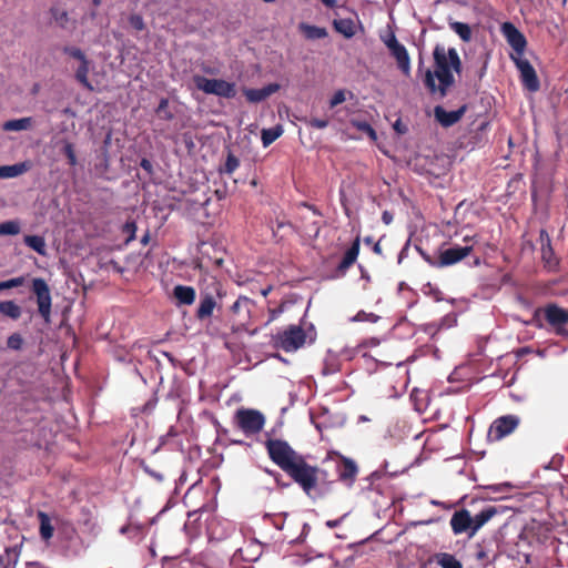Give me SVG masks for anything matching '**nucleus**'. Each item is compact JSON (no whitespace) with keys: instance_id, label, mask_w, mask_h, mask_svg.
<instances>
[{"instance_id":"obj_1","label":"nucleus","mask_w":568,"mask_h":568,"mask_svg":"<svg viewBox=\"0 0 568 568\" xmlns=\"http://www.w3.org/2000/svg\"><path fill=\"white\" fill-rule=\"evenodd\" d=\"M268 458L282 469L306 495L316 489L326 473L306 462L286 440L270 438L265 442Z\"/></svg>"},{"instance_id":"obj_2","label":"nucleus","mask_w":568,"mask_h":568,"mask_svg":"<svg viewBox=\"0 0 568 568\" xmlns=\"http://www.w3.org/2000/svg\"><path fill=\"white\" fill-rule=\"evenodd\" d=\"M433 58L434 70H424L423 60L419 59L417 74L423 75L424 85L430 94H438L443 99L455 83L453 71L458 74L462 72V60L455 48L446 50L440 44L434 48Z\"/></svg>"},{"instance_id":"obj_3","label":"nucleus","mask_w":568,"mask_h":568,"mask_svg":"<svg viewBox=\"0 0 568 568\" xmlns=\"http://www.w3.org/2000/svg\"><path fill=\"white\" fill-rule=\"evenodd\" d=\"M535 324L539 328L552 331L558 336H568V310L556 303H548L542 307H538L534 312L532 317Z\"/></svg>"},{"instance_id":"obj_4","label":"nucleus","mask_w":568,"mask_h":568,"mask_svg":"<svg viewBox=\"0 0 568 568\" xmlns=\"http://www.w3.org/2000/svg\"><path fill=\"white\" fill-rule=\"evenodd\" d=\"M307 333L300 325H290L272 336V344L275 348L286 353L296 352L305 345Z\"/></svg>"},{"instance_id":"obj_5","label":"nucleus","mask_w":568,"mask_h":568,"mask_svg":"<svg viewBox=\"0 0 568 568\" xmlns=\"http://www.w3.org/2000/svg\"><path fill=\"white\" fill-rule=\"evenodd\" d=\"M423 258L433 267L442 268L457 264L473 252L471 245H454L448 248L439 250L438 256L433 257L422 248L417 247Z\"/></svg>"},{"instance_id":"obj_6","label":"nucleus","mask_w":568,"mask_h":568,"mask_svg":"<svg viewBox=\"0 0 568 568\" xmlns=\"http://www.w3.org/2000/svg\"><path fill=\"white\" fill-rule=\"evenodd\" d=\"M195 88L206 94L232 99L236 95L235 84L223 79H209L203 75H194Z\"/></svg>"},{"instance_id":"obj_7","label":"nucleus","mask_w":568,"mask_h":568,"mask_svg":"<svg viewBox=\"0 0 568 568\" xmlns=\"http://www.w3.org/2000/svg\"><path fill=\"white\" fill-rule=\"evenodd\" d=\"M224 295L222 284L217 281H213L211 291L205 290L200 293V303L195 312V317L199 321L209 320L217 306V298H222Z\"/></svg>"},{"instance_id":"obj_8","label":"nucleus","mask_w":568,"mask_h":568,"mask_svg":"<svg viewBox=\"0 0 568 568\" xmlns=\"http://www.w3.org/2000/svg\"><path fill=\"white\" fill-rule=\"evenodd\" d=\"M327 459L334 463L338 480L352 487L358 474L356 463L336 452L329 453Z\"/></svg>"},{"instance_id":"obj_9","label":"nucleus","mask_w":568,"mask_h":568,"mask_svg":"<svg viewBox=\"0 0 568 568\" xmlns=\"http://www.w3.org/2000/svg\"><path fill=\"white\" fill-rule=\"evenodd\" d=\"M239 428L247 436L260 433L265 424L263 414L255 409L241 408L235 414Z\"/></svg>"},{"instance_id":"obj_10","label":"nucleus","mask_w":568,"mask_h":568,"mask_svg":"<svg viewBox=\"0 0 568 568\" xmlns=\"http://www.w3.org/2000/svg\"><path fill=\"white\" fill-rule=\"evenodd\" d=\"M520 418L516 415H505L496 418L488 429V440L499 442L510 435L519 425Z\"/></svg>"},{"instance_id":"obj_11","label":"nucleus","mask_w":568,"mask_h":568,"mask_svg":"<svg viewBox=\"0 0 568 568\" xmlns=\"http://www.w3.org/2000/svg\"><path fill=\"white\" fill-rule=\"evenodd\" d=\"M32 292L37 296L38 311L40 316L47 322H50L51 316V293L49 285L43 278L37 277L32 281Z\"/></svg>"},{"instance_id":"obj_12","label":"nucleus","mask_w":568,"mask_h":568,"mask_svg":"<svg viewBox=\"0 0 568 568\" xmlns=\"http://www.w3.org/2000/svg\"><path fill=\"white\" fill-rule=\"evenodd\" d=\"M500 30L507 43L513 48L515 52L511 55H524L527 47V40L524 33L511 22H504Z\"/></svg>"},{"instance_id":"obj_13","label":"nucleus","mask_w":568,"mask_h":568,"mask_svg":"<svg viewBox=\"0 0 568 568\" xmlns=\"http://www.w3.org/2000/svg\"><path fill=\"white\" fill-rule=\"evenodd\" d=\"M510 58L520 72L523 85L531 92L538 91L540 83L536 70L534 69L531 63L527 59H524L523 55H510Z\"/></svg>"},{"instance_id":"obj_14","label":"nucleus","mask_w":568,"mask_h":568,"mask_svg":"<svg viewBox=\"0 0 568 568\" xmlns=\"http://www.w3.org/2000/svg\"><path fill=\"white\" fill-rule=\"evenodd\" d=\"M385 44L392 57L396 60L398 69L408 77L410 74V58L406 48L398 42L394 33L385 40Z\"/></svg>"},{"instance_id":"obj_15","label":"nucleus","mask_w":568,"mask_h":568,"mask_svg":"<svg viewBox=\"0 0 568 568\" xmlns=\"http://www.w3.org/2000/svg\"><path fill=\"white\" fill-rule=\"evenodd\" d=\"M361 247L359 236H356L351 247L345 252L342 261L334 271V277L339 278L346 275L351 266L356 262Z\"/></svg>"},{"instance_id":"obj_16","label":"nucleus","mask_w":568,"mask_h":568,"mask_svg":"<svg viewBox=\"0 0 568 568\" xmlns=\"http://www.w3.org/2000/svg\"><path fill=\"white\" fill-rule=\"evenodd\" d=\"M467 111V105L464 104L454 111H446L442 105L434 108L435 120L444 128H449L460 121Z\"/></svg>"},{"instance_id":"obj_17","label":"nucleus","mask_w":568,"mask_h":568,"mask_svg":"<svg viewBox=\"0 0 568 568\" xmlns=\"http://www.w3.org/2000/svg\"><path fill=\"white\" fill-rule=\"evenodd\" d=\"M450 527L455 535L473 531V521L470 513L467 509H460L453 514Z\"/></svg>"},{"instance_id":"obj_18","label":"nucleus","mask_w":568,"mask_h":568,"mask_svg":"<svg viewBox=\"0 0 568 568\" xmlns=\"http://www.w3.org/2000/svg\"><path fill=\"white\" fill-rule=\"evenodd\" d=\"M539 241L541 244V260L545 265L549 268H555L558 266L559 261L555 255V251L551 245V239L546 230H540L539 232Z\"/></svg>"},{"instance_id":"obj_19","label":"nucleus","mask_w":568,"mask_h":568,"mask_svg":"<svg viewBox=\"0 0 568 568\" xmlns=\"http://www.w3.org/2000/svg\"><path fill=\"white\" fill-rule=\"evenodd\" d=\"M278 89L280 85L277 83H270L261 89H246L244 90V95L247 101L252 103H258L266 100L273 93L277 92Z\"/></svg>"},{"instance_id":"obj_20","label":"nucleus","mask_w":568,"mask_h":568,"mask_svg":"<svg viewBox=\"0 0 568 568\" xmlns=\"http://www.w3.org/2000/svg\"><path fill=\"white\" fill-rule=\"evenodd\" d=\"M498 514V510L494 506H486L483 508L477 515L471 517L473 521V531H469V537L476 535V532L486 525L495 515Z\"/></svg>"},{"instance_id":"obj_21","label":"nucleus","mask_w":568,"mask_h":568,"mask_svg":"<svg viewBox=\"0 0 568 568\" xmlns=\"http://www.w3.org/2000/svg\"><path fill=\"white\" fill-rule=\"evenodd\" d=\"M173 297L176 300L178 305H192L196 293L192 286L176 285L173 288Z\"/></svg>"},{"instance_id":"obj_22","label":"nucleus","mask_w":568,"mask_h":568,"mask_svg":"<svg viewBox=\"0 0 568 568\" xmlns=\"http://www.w3.org/2000/svg\"><path fill=\"white\" fill-rule=\"evenodd\" d=\"M254 302L250 297L239 296V298L234 302L231 310L234 315H239L242 320L247 321L251 317L252 308L254 307Z\"/></svg>"},{"instance_id":"obj_23","label":"nucleus","mask_w":568,"mask_h":568,"mask_svg":"<svg viewBox=\"0 0 568 568\" xmlns=\"http://www.w3.org/2000/svg\"><path fill=\"white\" fill-rule=\"evenodd\" d=\"M298 30L307 40L324 39L328 36L326 28L308 24L306 22H301Z\"/></svg>"},{"instance_id":"obj_24","label":"nucleus","mask_w":568,"mask_h":568,"mask_svg":"<svg viewBox=\"0 0 568 568\" xmlns=\"http://www.w3.org/2000/svg\"><path fill=\"white\" fill-rule=\"evenodd\" d=\"M29 169L30 164L28 162H20L13 165H2L0 166V179L16 178L23 174Z\"/></svg>"},{"instance_id":"obj_25","label":"nucleus","mask_w":568,"mask_h":568,"mask_svg":"<svg viewBox=\"0 0 568 568\" xmlns=\"http://www.w3.org/2000/svg\"><path fill=\"white\" fill-rule=\"evenodd\" d=\"M434 561L440 568H463L462 562L449 552H437L434 555Z\"/></svg>"},{"instance_id":"obj_26","label":"nucleus","mask_w":568,"mask_h":568,"mask_svg":"<svg viewBox=\"0 0 568 568\" xmlns=\"http://www.w3.org/2000/svg\"><path fill=\"white\" fill-rule=\"evenodd\" d=\"M410 400L418 413H424L428 407V394L426 390L414 388L410 393Z\"/></svg>"},{"instance_id":"obj_27","label":"nucleus","mask_w":568,"mask_h":568,"mask_svg":"<svg viewBox=\"0 0 568 568\" xmlns=\"http://www.w3.org/2000/svg\"><path fill=\"white\" fill-rule=\"evenodd\" d=\"M90 71V61L85 59L84 61L80 62V65L78 67L75 71V80L83 85L87 90L93 91V85L88 79Z\"/></svg>"},{"instance_id":"obj_28","label":"nucleus","mask_w":568,"mask_h":568,"mask_svg":"<svg viewBox=\"0 0 568 568\" xmlns=\"http://www.w3.org/2000/svg\"><path fill=\"white\" fill-rule=\"evenodd\" d=\"M38 519L40 521V536L43 540L48 541L52 538L54 528L51 524V519L44 511H38Z\"/></svg>"},{"instance_id":"obj_29","label":"nucleus","mask_w":568,"mask_h":568,"mask_svg":"<svg viewBox=\"0 0 568 568\" xmlns=\"http://www.w3.org/2000/svg\"><path fill=\"white\" fill-rule=\"evenodd\" d=\"M333 27L336 32L343 34L347 39L355 34V24L352 19H335L333 21Z\"/></svg>"},{"instance_id":"obj_30","label":"nucleus","mask_w":568,"mask_h":568,"mask_svg":"<svg viewBox=\"0 0 568 568\" xmlns=\"http://www.w3.org/2000/svg\"><path fill=\"white\" fill-rule=\"evenodd\" d=\"M26 245L36 251L38 254L47 255V245L44 237L40 235H26L23 239Z\"/></svg>"},{"instance_id":"obj_31","label":"nucleus","mask_w":568,"mask_h":568,"mask_svg":"<svg viewBox=\"0 0 568 568\" xmlns=\"http://www.w3.org/2000/svg\"><path fill=\"white\" fill-rule=\"evenodd\" d=\"M21 307L13 301L0 302V314L11 320H18L21 316Z\"/></svg>"},{"instance_id":"obj_32","label":"nucleus","mask_w":568,"mask_h":568,"mask_svg":"<svg viewBox=\"0 0 568 568\" xmlns=\"http://www.w3.org/2000/svg\"><path fill=\"white\" fill-rule=\"evenodd\" d=\"M32 123L31 118H21L16 120H9L3 124L6 131H22L30 129Z\"/></svg>"},{"instance_id":"obj_33","label":"nucleus","mask_w":568,"mask_h":568,"mask_svg":"<svg viewBox=\"0 0 568 568\" xmlns=\"http://www.w3.org/2000/svg\"><path fill=\"white\" fill-rule=\"evenodd\" d=\"M449 27L459 36L464 42H469L471 40V29L467 23L455 21L450 22Z\"/></svg>"},{"instance_id":"obj_34","label":"nucleus","mask_w":568,"mask_h":568,"mask_svg":"<svg viewBox=\"0 0 568 568\" xmlns=\"http://www.w3.org/2000/svg\"><path fill=\"white\" fill-rule=\"evenodd\" d=\"M62 149L61 153L68 159V163L70 166H75L78 164L75 148L72 142L69 140H62Z\"/></svg>"},{"instance_id":"obj_35","label":"nucleus","mask_w":568,"mask_h":568,"mask_svg":"<svg viewBox=\"0 0 568 568\" xmlns=\"http://www.w3.org/2000/svg\"><path fill=\"white\" fill-rule=\"evenodd\" d=\"M19 558V554L16 548H6L4 552L0 555V568H9L11 565H16Z\"/></svg>"},{"instance_id":"obj_36","label":"nucleus","mask_w":568,"mask_h":568,"mask_svg":"<svg viewBox=\"0 0 568 568\" xmlns=\"http://www.w3.org/2000/svg\"><path fill=\"white\" fill-rule=\"evenodd\" d=\"M156 115L165 121H171L174 119L173 112L169 109V100L166 98H162L159 102L158 108L155 109Z\"/></svg>"},{"instance_id":"obj_37","label":"nucleus","mask_w":568,"mask_h":568,"mask_svg":"<svg viewBox=\"0 0 568 568\" xmlns=\"http://www.w3.org/2000/svg\"><path fill=\"white\" fill-rule=\"evenodd\" d=\"M281 126L272 128V129H264L262 131V143L264 146H268L272 144L275 140H277L282 134Z\"/></svg>"},{"instance_id":"obj_38","label":"nucleus","mask_w":568,"mask_h":568,"mask_svg":"<svg viewBox=\"0 0 568 568\" xmlns=\"http://www.w3.org/2000/svg\"><path fill=\"white\" fill-rule=\"evenodd\" d=\"M21 231L18 221H6L0 223V235H17Z\"/></svg>"},{"instance_id":"obj_39","label":"nucleus","mask_w":568,"mask_h":568,"mask_svg":"<svg viewBox=\"0 0 568 568\" xmlns=\"http://www.w3.org/2000/svg\"><path fill=\"white\" fill-rule=\"evenodd\" d=\"M240 165V160L231 152H229L226 156V161L224 163L223 169H221L222 173L232 174Z\"/></svg>"},{"instance_id":"obj_40","label":"nucleus","mask_w":568,"mask_h":568,"mask_svg":"<svg viewBox=\"0 0 568 568\" xmlns=\"http://www.w3.org/2000/svg\"><path fill=\"white\" fill-rule=\"evenodd\" d=\"M50 13L52 16V18L54 19V21L57 23H59V26L61 28H65L68 21H69V16H68V12L65 10H62V9H59V8H51L50 9Z\"/></svg>"},{"instance_id":"obj_41","label":"nucleus","mask_w":568,"mask_h":568,"mask_svg":"<svg viewBox=\"0 0 568 568\" xmlns=\"http://www.w3.org/2000/svg\"><path fill=\"white\" fill-rule=\"evenodd\" d=\"M475 559L483 568H486L490 562L488 552L480 545L476 547Z\"/></svg>"},{"instance_id":"obj_42","label":"nucleus","mask_w":568,"mask_h":568,"mask_svg":"<svg viewBox=\"0 0 568 568\" xmlns=\"http://www.w3.org/2000/svg\"><path fill=\"white\" fill-rule=\"evenodd\" d=\"M22 345H23V338H22L21 334H19V333L11 334L7 339V346L10 349L20 351L22 348Z\"/></svg>"},{"instance_id":"obj_43","label":"nucleus","mask_w":568,"mask_h":568,"mask_svg":"<svg viewBox=\"0 0 568 568\" xmlns=\"http://www.w3.org/2000/svg\"><path fill=\"white\" fill-rule=\"evenodd\" d=\"M63 52L70 55L71 58L79 60L80 62L88 59L83 51L77 47H64Z\"/></svg>"},{"instance_id":"obj_44","label":"nucleus","mask_w":568,"mask_h":568,"mask_svg":"<svg viewBox=\"0 0 568 568\" xmlns=\"http://www.w3.org/2000/svg\"><path fill=\"white\" fill-rule=\"evenodd\" d=\"M24 278L22 276L10 278L8 281L0 282V291L19 287L23 284Z\"/></svg>"},{"instance_id":"obj_45","label":"nucleus","mask_w":568,"mask_h":568,"mask_svg":"<svg viewBox=\"0 0 568 568\" xmlns=\"http://www.w3.org/2000/svg\"><path fill=\"white\" fill-rule=\"evenodd\" d=\"M378 320V316L374 313H366L365 311H359L355 317H354V321L356 322H365V321H368V322H377Z\"/></svg>"},{"instance_id":"obj_46","label":"nucleus","mask_w":568,"mask_h":568,"mask_svg":"<svg viewBox=\"0 0 568 568\" xmlns=\"http://www.w3.org/2000/svg\"><path fill=\"white\" fill-rule=\"evenodd\" d=\"M129 22L131 27L138 31H142L145 28L143 18L140 14H131Z\"/></svg>"},{"instance_id":"obj_47","label":"nucleus","mask_w":568,"mask_h":568,"mask_svg":"<svg viewBox=\"0 0 568 568\" xmlns=\"http://www.w3.org/2000/svg\"><path fill=\"white\" fill-rule=\"evenodd\" d=\"M346 100L344 90H337L329 100V108H335Z\"/></svg>"},{"instance_id":"obj_48","label":"nucleus","mask_w":568,"mask_h":568,"mask_svg":"<svg viewBox=\"0 0 568 568\" xmlns=\"http://www.w3.org/2000/svg\"><path fill=\"white\" fill-rule=\"evenodd\" d=\"M511 488L513 485L510 483H501L498 485L487 486V489L491 490L493 493H509Z\"/></svg>"},{"instance_id":"obj_49","label":"nucleus","mask_w":568,"mask_h":568,"mask_svg":"<svg viewBox=\"0 0 568 568\" xmlns=\"http://www.w3.org/2000/svg\"><path fill=\"white\" fill-rule=\"evenodd\" d=\"M306 123H307V125L315 128V129H325L328 125V120L312 118L310 120H306Z\"/></svg>"},{"instance_id":"obj_50","label":"nucleus","mask_w":568,"mask_h":568,"mask_svg":"<svg viewBox=\"0 0 568 568\" xmlns=\"http://www.w3.org/2000/svg\"><path fill=\"white\" fill-rule=\"evenodd\" d=\"M356 126L367 133L372 139H376V131L372 128V125L367 122H359L356 124Z\"/></svg>"},{"instance_id":"obj_51","label":"nucleus","mask_w":568,"mask_h":568,"mask_svg":"<svg viewBox=\"0 0 568 568\" xmlns=\"http://www.w3.org/2000/svg\"><path fill=\"white\" fill-rule=\"evenodd\" d=\"M140 166L148 173H151L153 169L151 161L148 159H142L140 162Z\"/></svg>"},{"instance_id":"obj_52","label":"nucleus","mask_w":568,"mask_h":568,"mask_svg":"<svg viewBox=\"0 0 568 568\" xmlns=\"http://www.w3.org/2000/svg\"><path fill=\"white\" fill-rule=\"evenodd\" d=\"M124 227H125L126 232L131 233V237H133L134 233H135V230H136L135 223H133V222L126 223Z\"/></svg>"},{"instance_id":"obj_53","label":"nucleus","mask_w":568,"mask_h":568,"mask_svg":"<svg viewBox=\"0 0 568 568\" xmlns=\"http://www.w3.org/2000/svg\"><path fill=\"white\" fill-rule=\"evenodd\" d=\"M382 220L385 224H390L393 221V215L389 212L385 211L382 215Z\"/></svg>"},{"instance_id":"obj_54","label":"nucleus","mask_w":568,"mask_h":568,"mask_svg":"<svg viewBox=\"0 0 568 568\" xmlns=\"http://www.w3.org/2000/svg\"><path fill=\"white\" fill-rule=\"evenodd\" d=\"M323 2V4L329 9H333L337 6V1L336 0H321Z\"/></svg>"},{"instance_id":"obj_55","label":"nucleus","mask_w":568,"mask_h":568,"mask_svg":"<svg viewBox=\"0 0 568 568\" xmlns=\"http://www.w3.org/2000/svg\"><path fill=\"white\" fill-rule=\"evenodd\" d=\"M282 312V308L278 310H270V322L274 321L276 316Z\"/></svg>"},{"instance_id":"obj_56","label":"nucleus","mask_w":568,"mask_h":568,"mask_svg":"<svg viewBox=\"0 0 568 568\" xmlns=\"http://www.w3.org/2000/svg\"><path fill=\"white\" fill-rule=\"evenodd\" d=\"M394 129L399 132V133H405L406 132V128H402L400 125V121H396V123L394 124Z\"/></svg>"},{"instance_id":"obj_57","label":"nucleus","mask_w":568,"mask_h":568,"mask_svg":"<svg viewBox=\"0 0 568 568\" xmlns=\"http://www.w3.org/2000/svg\"><path fill=\"white\" fill-rule=\"evenodd\" d=\"M304 206H306V207H308L310 210H312L314 214H316V215H321L320 211H318L314 205H311V204L304 203Z\"/></svg>"},{"instance_id":"obj_58","label":"nucleus","mask_w":568,"mask_h":568,"mask_svg":"<svg viewBox=\"0 0 568 568\" xmlns=\"http://www.w3.org/2000/svg\"><path fill=\"white\" fill-rule=\"evenodd\" d=\"M285 225L291 226L290 223H286V222H283V221H277L276 229L280 230V229L284 227Z\"/></svg>"},{"instance_id":"obj_59","label":"nucleus","mask_w":568,"mask_h":568,"mask_svg":"<svg viewBox=\"0 0 568 568\" xmlns=\"http://www.w3.org/2000/svg\"><path fill=\"white\" fill-rule=\"evenodd\" d=\"M374 252L377 253V254H381L382 253V247H381V244L379 243H376L374 245Z\"/></svg>"},{"instance_id":"obj_60","label":"nucleus","mask_w":568,"mask_h":568,"mask_svg":"<svg viewBox=\"0 0 568 568\" xmlns=\"http://www.w3.org/2000/svg\"><path fill=\"white\" fill-rule=\"evenodd\" d=\"M271 291L272 286H267L266 288L262 290V295L266 297Z\"/></svg>"},{"instance_id":"obj_61","label":"nucleus","mask_w":568,"mask_h":568,"mask_svg":"<svg viewBox=\"0 0 568 568\" xmlns=\"http://www.w3.org/2000/svg\"><path fill=\"white\" fill-rule=\"evenodd\" d=\"M143 244H146L149 242V234H145L143 237H142V241H141Z\"/></svg>"},{"instance_id":"obj_62","label":"nucleus","mask_w":568,"mask_h":568,"mask_svg":"<svg viewBox=\"0 0 568 568\" xmlns=\"http://www.w3.org/2000/svg\"><path fill=\"white\" fill-rule=\"evenodd\" d=\"M222 263H223V258H216V260H215V264H216L217 266H221V265H222Z\"/></svg>"},{"instance_id":"obj_63","label":"nucleus","mask_w":568,"mask_h":568,"mask_svg":"<svg viewBox=\"0 0 568 568\" xmlns=\"http://www.w3.org/2000/svg\"><path fill=\"white\" fill-rule=\"evenodd\" d=\"M92 2H93V4H94L95 7H98V6H100V4H101V0H92Z\"/></svg>"},{"instance_id":"obj_64","label":"nucleus","mask_w":568,"mask_h":568,"mask_svg":"<svg viewBox=\"0 0 568 568\" xmlns=\"http://www.w3.org/2000/svg\"><path fill=\"white\" fill-rule=\"evenodd\" d=\"M331 568H341L339 565L334 564Z\"/></svg>"}]
</instances>
